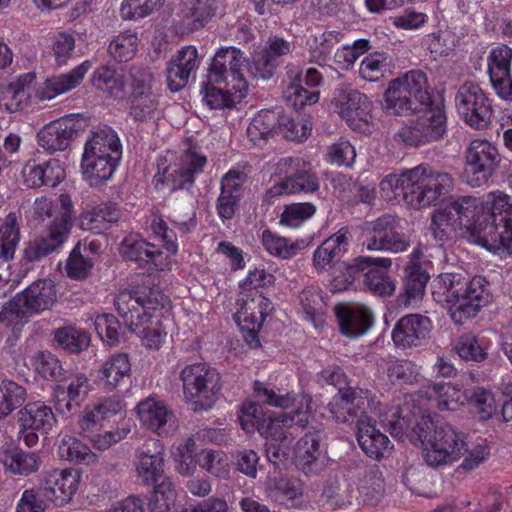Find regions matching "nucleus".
<instances>
[{
  "mask_svg": "<svg viewBox=\"0 0 512 512\" xmlns=\"http://www.w3.org/2000/svg\"><path fill=\"white\" fill-rule=\"evenodd\" d=\"M395 420H389L390 433L394 438L421 444L425 462L432 467L457 461L467 451L464 434L450 424H435L431 415L421 408L410 409L407 402L393 413Z\"/></svg>",
  "mask_w": 512,
  "mask_h": 512,
  "instance_id": "nucleus-1",
  "label": "nucleus"
},
{
  "mask_svg": "<svg viewBox=\"0 0 512 512\" xmlns=\"http://www.w3.org/2000/svg\"><path fill=\"white\" fill-rule=\"evenodd\" d=\"M254 393L264 404L282 409L294 408L290 413L271 419L267 426L266 455L269 462L279 466L288 459L293 442V436L287 429L294 425L305 427L308 424L311 397L293 393L279 394L259 381L254 383Z\"/></svg>",
  "mask_w": 512,
  "mask_h": 512,
  "instance_id": "nucleus-2",
  "label": "nucleus"
},
{
  "mask_svg": "<svg viewBox=\"0 0 512 512\" xmlns=\"http://www.w3.org/2000/svg\"><path fill=\"white\" fill-rule=\"evenodd\" d=\"M169 298L157 288L141 291H120L115 307L128 329L142 339L143 345L157 350L164 343L167 332L162 325L163 309Z\"/></svg>",
  "mask_w": 512,
  "mask_h": 512,
  "instance_id": "nucleus-3",
  "label": "nucleus"
},
{
  "mask_svg": "<svg viewBox=\"0 0 512 512\" xmlns=\"http://www.w3.org/2000/svg\"><path fill=\"white\" fill-rule=\"evenodd\" d=\"M432 295L436 302L447 305L456 324L474 318L493 298L490 283L485 277L465 278L460 273L438 275L432 283Z\"/></svg>",
  "mask_w": 512,
  "mask_h": 512,
  "instance_id": "nucleus-4",
  "label": "nucleus"
},
{
  "mask_svg": "<svg viewBox=\"0 0 512 512\" xmlns=\"http://www.w3.org/2000/svg\"><path fill=\"white\" fill-rule=\"evenodd\" d=\"M453 185L454 179L449 173L417 166L400 175L385 176L379 187L385 199L391 200L402 195L410 206L421 208L436 202Z\"/></svg>",
  "mask_w": 512,
  "mask_h": 512,
  "instance_id": "nucleus-5",
  "label": "nucleus"
},
{
  "mask_svg": "<svg viewBox=\"0 0 512 512\" xmlns=\"http://www.w3.org/2000/svg\"><path fill=\"white\" fill-rule=\"evenodd\" d=\"M121 155V144L112 128L103 126L93 130L86 140L81 160L84 180L94 187L110 180Z\"/></svg>",
  "mask_w": 512,
  "mask_h": 512,
  "instance_id": "nucleus-6",
  "label": "nucleus"
},
{
  "mask_svg": "<svg viewBox=\"0 0 512 512\" xmlns=\"http://www.w3.org/2000/svg\"><path fill=\"white\" fill-rule=\"evenodd\" d=\"M430 100L427 77L420 70L392 80L384 94L385 109L394 115L418 113Z\"/></svg>",
  "mask_w": 512,
  "mask_h": 512,
  "instance_id": "nucleus-7",
  "label": "nucleus"
},
{
  "mask_svg": "<svg viewBox=\"0 0 512 512\" xmlns=\"http://www.w3.org/2000/svg\"><path fill=\"white\" fill-rule=\"evenodd\" d=\"M179 378L184 398L194 411H207L214 406L221 391V376L215 368L206 363L188 364L181 369Z\"/></svg>",
  "mask_w": 512,
  "mask_h": 512,
  "instance_id": "nucleus-8",
  "label": "nucleus"
},
{
  "mask_svg": "<svg viewBox=\"0 0 512 512\" xmlns=\"http://www.w3.org/2000/svg\"><path fill=\"white\" fill-rule=\"evenodd\" d=\"M56 301L54 282L50 279H39L2 307L0 321L17 325L31 314L51 309Z\"/></svg>",
  "mask_w": 512,
  "mask_h": 512,
  "instance_id": "nucleus-9",
  "label": "nucleus"
},
{
  "mask_svg": "<svg viewBox=\"0 0 512 512\" xmlns=\"http://www.w3.org/2000/svg\"><path fill=\"white\" fill-rule=\"evenodd\" d=\"M129 78L130 117L140 122L154 120L160 113V93L153 73L147 69L131 68Z\"/></svg>",
  "mask_w": 512,
  "mask_h": 512,
  "instance_id": "nucleus-10",
  "label": "nucleus"
},
{
  "mask_svg": "<svg viewBox=\"0 0 512 512\" xmlns=\"http://www.w3.org/2000/svg\"><path fill=\"white\" fill-rule=\"evenodd\" d=\"M410 125L404 126L395 134V140L407 146H418L437 141L446 133V115L443 107L432 105L423 107Z\"/></svg>",
  "mask_w": 512,
  "mask_h": 512,
  "instance_id": "nucleus-11",
  "label": "nucleus"
},
{
  "mask_svg": "<svg viewBox=\"0 0 512 512\" xmlns=\"http://www.w3.org/2000/svg\"><path fill=\"white\" fill-rule=\"evenodd\" d=\"M207 163L206 156L196 145H190L173 165L166 166V159H158V173L154 177L156 185H167L171 190L191 185L195 176L203 171Z\"/></svg>",
  "mask_w": 512,
  "mask_h": 512,
  "instance_id": "nucleus-12",
  "label": "nucleus"
},
{
  "mask_svg": "<svg viewBox=\"0 0 512 512\" xmlns=\"http://www.w3.org/2000/svg\"><path fill=\"white\" fill-rule=\"evenodd\" d=\"M378 402L373 395L362 388L339 389L328 404L331 416L339 422L367 420L370 414L377 413Z\"/></svg>",
  "mask_w": 512,
  "mask_h": 512,
  "instance_id": "nucleus-13",
  "label": "nucleus"
},
{
  "mask_svg": "<svg viewBox=\"0 0 512 512\" xmlns=\"http://www.w3.org/2000/svg\"><path fill=\"white\" fill-rule=\"evenodd\" d=\"M455 105L461 119L470 127L481 130L489 126L492 103L479 85L473 82L462 84L455 95Z\"/></svg>",
  "mask_w": 512,
  "mask_h": 512,
  "instance_id": "nucleus-14",
  "label": "nucleus"
},
{
  "mask_svg": "<svg viewBox=\"0 0 512 512\" xmlns=\"http://www.w3.org/2000/svg\"><path fill=\"white\" fill-rule=\"evenodd\" d=\"M331 108L353 130L366 131L372 119L371 101L365 94L350 86H339L334 90Z\"/></svg>",
  "mask_w": 512,
  "mask_h": 512,
  "instance_id": "nucleus-15",
  "label": "nucleus"
},
{
  "mask_svg": "<svg viewBox=\"0 0 512 512\" xmlns=\"http://www.w3.org/2000/svg\"><path fill=\"white\" fill-rule=\"evenodd\" d=\"M397 220L391 215H383L373 221L364 223L363 246L368 251H383L391 253L404 252L410 246L405 234L396 232Z\"/></svg>",
  "mask_w": 512,
  "mask_h": 512,
  "instance_id": "nucleus-16",
  "label": "nucleus"
},
{
  "mask_svg": "<svg viewBox=\"0 0 512 512\" xmlns=\"http://www.w3.org/2000/svg\"><path fill=\"white\" fill-rule=\"evenodd\" d=\"M61 208L52 224L48 235L31 242L24 250V258L29 262L38 261L58 249L67 239L72 219V202L69 196L60 197Z\"/></svg>",
  "mask_w": 512,
  "mask_h": 512,
  "instance_id": "nucleus-17",
  "label": "nucleus"
},
{
  "mask_svg": "<svg viewBox=\"0 0 512 512\" xmlns=\"http://www.w3.org/2000/svg\"><path fill=\"white\" fill-rule=\"evenodd\" d=\"M465 178L472 187L485 184L496 171L500 157L497 148L485 139L473 140L465 155Z\"/></svg>",
  "mask_w": 512,
  "mask_h": 512,
  "instance_id": "nucleus-18",
  "label": "nucleus"
},
{
  "mask_svg": "<svg viewBox=\"0 0 512 512\" xmlns=\"http://www.w3.org/2000/svg\"><path fill=\"white\" fill-rule=\"evenodd\" d=\"M244 53L235 47L221 48L215 54L208 73L211 83L226 84L238 91H247L243 71L246 68Z\"/></svg>",
  "mask_w": 512,
  "mask_h": 512,
  "instance_id": "nucleus-19",
  "label": "nucleus"
},
{
  "mask_svg": "<svg viewBox=\"0 0 512 512\" xmlns=\"http://www.w3.org/2000/svg\"><path fill=\"white\" fill-rule=\"evenodd\" d=\"M119 253L127 261H132L146 271H163L170 268L171 260L155 244L148 242L140 234H129L120 243Z\"/></svg>",
  "mask_w": 512,
  "mask_h": 512,
  "instance_id": "nucleus-20",
  "label": "nucleus"
},
{
  "mask_svg": "<svg viewBox=\"0 0 512 512\" xmlns=\"http://www.w3.org/2000/svg\"><path fill=\"white\" fill-rule=\"evenodd\" d=\"M283 161L289 166L287 170L289 175L266 192L265 197L267 200H271L281 194H307L316 192L319 189V179L311 171L310 163L301 158H285Z\"/></svg>",
  "mask_w": 512,
  "mask_h": 512,
  "instance_id": "nucleus-21",
  "label": "nucleus"
},
{
  "mask_svg": "<svg viewBox=\"0 0 512 512\" xmlns=\"http://www.w3.org/2000/svg\"><path fill=\"white\" fill-rule=\"evenodd\" d=\"M80 482V472L76 469L66 468L42 472L38 485L51 504L62 507L73 499Z\"/></svg>",
  "mask_w": 512,
  "mask_h": 512,
  "instance_id": "nucleus-22",
  "label": "nucleus"
},
{
  "mask_svg": "<svg viewBox=\"0 0 512 512\" xmlns=\"http://www.w3.org/2000/svg\"><path fill=\"white\" fill-rule=\"evenodd\" d=\"M512 49L500 44L487 56V72L491 85L496 94L506 101H512L511 76Z\"/></svg>",
  "mask_w": 512,
  "mask_h": 512,
  "instance_id": "nucleus-23",
  "label": "nucleus"
},
{
  "mask_svg": "<svg viewBox=\"0 0 512 512\" xmlns=\"http://www.w3.org/2000/svg\"><path fill=\"white\" fill-rule=\"evenodd\" d=\"M135 471L141 484L151 486L164 478L163 447L159 440L148 439L136 452Z\"/></svg>",
  "mask_w": 512,
  "mask_h": 512,
  "instance_id": "nucleus-24",
  "label": "nucleus"
},
{
  "mask_svg": "<svg viewBox=\"0 0 512 512\" xmlns=\"http://www.w3.org/2000/svg\"><path fill=\"white\" fill-rule=\"evenodd\" d=\"M426 398L430 405L441 411H457L463 407L467 401L465 392L459 385L451 382H436L428 385L418 393L411 395L409 402L410 409L416 398Z\"/></svg>",
  "mask_w": 512,
  "mask_h": 512,
  "instance_id": "nucleus-25",
  "label": "nucleus"
},
{
  "mask_svg": "<svg viewBox=\"0 0 512 512\" xmlns=\"http://www.w3.org/2000/svg\"><path fill=\"white\" fill-rule=\"evenodd\" d=\"M295 465L306 475H316L328 463L326 450L319 432L306 433L298 440L294 451Z\"/></svg>",
  "mask_w": 512,
  "mask_h": 512,
  "instance_id": "nucleus-26",
  "label": "nucleus"
},
{
  "mask_svg": "<svg viewBox=\"0 0 512 512\" xmlns=\"http://www.w3.org/2000/svg\"><path fill=\"white\" fill-rule=\"evenodd\" d=\"M431 320L420 314L403 316L395 324L391 337L394 344L403 350L420 346L432 330Z\"/></svg>",
  "mask_w": 512,
  "mask_h": 512,
  "instance_id": "nucleus-27",
  "label": "nucleus"
},
{
  "mask_svg": "<svg viewBox=\"0 0 512 512\" xmlns=\"http://www.w3.org/2000/svg\"><path fill=\"white\" fill-rule=\"evenodd\" d=\"M80 121L75 115H68L51 121L38 133V144L48 152L65 150L76 137Z\"/></svg>",
  "mask_w": 512,
  "mask_h": 512,
  "instance_id": "nucleus-28",
  "label": "nucleus"
},
{
  "mask_svg": "<svg viewBox=\"0 0 512 512\" xmlns=\"http://www.w3.org/2000/svg\"><path fill=\"white\" fill-rule=\"evenodd\" d=\"M92 66V61L85 60L67 73L47 78L37 87L35 97L39 101H49L61 94H65L77 88L82 83L85 75Z\"/></svg>",
  "mask_w": 512,
  "mask_h": 512,
  "instance_id": "nucleus-29",
  "label": "nucleus"
},
{
  "mask_svg": "<svg viewBox=\"0 0 512 512\" xmlns=\"http://www.w3.org/2000/svg\"><path fill=\"white\" fill-rule=\"evenodd\" d=\"M476 244L497 254L512 253V222L486 219L472 238Z\"/></svg>",
  "mask_w": 512,
  "mask_h": 512,
  "instance_id": "nucleus-30",
  "label": "nucleus"
},
{
  "mask_svg": "<svg viewBox=\"0 0 512 512\" xmlns=\"http://www.w3.org/2000/svg\"><path fill=\"white\" fill-rule=\"evenodd\" d=\"M447 203L454 211L457 221L461 222V229H466L472 238L480 225L489 219L483 199L474 196H459L452 198Z\"/></svg>",
  "mask_w": 512,
  "mask_h": 512,
  "instance_id": "nucleus-31",
  "label": "nucleus"
},
{
  "mask_svg": "<svg viewBox=\"0 0 512 512\" xmlns=\"http://www.w3.org/2000/svg\"><path fill=\"white\" fill-rule=\"evenodd\" d=\"M25 184L30 188L41 186L56 187L65 178V169L58 159L43 163L29 161L22 171Z\"/></svg>",
  "mask_w": 512,
  "mask_h": 512,
  "instance_id": "nucleus-32",
  "label": "nucleus"
},
{
  "mask_svg": "<svg viewBox=\"0 0 512 512\" xmlns=\"http://www.w3.org/2000/svg\"><path fill=\"white\" fill-rule=\"evenodd\" d=\"M340 331L349 338L365 334L373 324L371 311L361 305L341 304L335 307Z\"/></svg>",
  "mask_w": 512,
  "mask_h": 512,
  "instance_id": "nucleus-33",
  "label": "nucleus"
},
{
  "mask_svg": "<svg viewBox=\"0 0 512 512\" xmlns=\"http://www.w3.org/2000/svg\"><path fill=\"white\" fill-rule=\"evenodd\" d=\"M357 440L362 451L375 460L387 458L392 453L391 441L375 427L371 417L358 421Z\"/></svg>",
  "mask_w": 512,
  "mask_h": 512,
  "instance_id": "nucleus-34",
  "label": "nucleus"
},
{
  "mask_svg": "<svg viewBox=\"0 0 512 512\" xmlns=\"http://www.w3.org/2000/svg\"><path fill=\"white\" fill-rule=\"evenodd\" d=\"M130 375L131 364L128 355L116 353L101 364L97 370V381L103 389L114 391L125 385Z\"/></svg>",
  "mask_w": 512,
  "mask_h": 512,
  "instance_id": "nucleus-35",
  "label": "nucleus"
},
{
  "mask_svg": "<svg viewBox=\"0 0 512 512\" xmlns=\"http://www.w3.org/2000/svg\"><path fill=\"white\" fill-rule=\"evenodd\" d=\"M121 218V210L115 203H102L86 208L79 217L81 229L100 234Z\"/></svg>",
  "mask_w": 512,
  "mask_h": 512,
  "instance_id": "nucleus-36",
  "label": "nucleus"
},
{
  "mask_svg": "<svg viewBox=\"0 0 512 512\" xmlns=\"http://www.w3.org/2000/svg\"><path fill=\"white\" fill-rule=\"evenodd\" d=\"M18 422L23 430L48 433L57 419L52 408L42 401L30 402L18 412Z\"/></svg>",
  "mask_w": 512,
  "mask_h": 512,
  "instance_id": "nucleus-37",
  "label": "nucleus"
},
{
  "mask_svg": "<svg viewBox=\"0 0 512 512\" xmlns=\"http://www.w3.org/2000/svg\"><path fill=\"white\" fill-rule=\"evenodd\" d=\"M347 235L346 229H340L317 247L313 254V266L317 271L327 270L346 253Z\"/></svg>",
  "mask_w": 512,
  "mask_h": 512,
  "instance_id": "nucleus-38",
  "label": "nucleus"
},
{
  "mask_svg": "<svg viewBox=\"0 0 512 512\" xmlns=\"http://www.w3.org/2000/svg\"><path fill=\"white\" fill-rule=\"evenodd\" d=\"M392 260L387 257L359 256L349 264H344L341 274L334 277L332 286L336 290H346L352 285L359 274L371 266H381L384 269L390 268Z\"/></svg>",
  "mask_w": 512,
  "mask_h": 512,
  "instance_id": "nucleus-39",
  "label": "nucleus"
},
{
  "mask_svg": "<svg viewBox=\"0 0 512 512\" xmlns=\"http://www.w3.org/2000/svg\"><path fill=\"white\" fill-rule=\"evenodd\" d=\"M267 490L276 502L288 508L298 507L302 502L303 484L298 479L284 476L270 478Z\"/></svg>",
  "mask_w": 512,
  "mask_h": 512,
  "instance_id": "nucleus-40",
  "label": "nucleus"
},
{
  "mask_svg": "<svg viewBox=\"0 0 512 512\" xmlns=\"http://www.w3.org/2000/svg\"><path fill=\"white\" fill-rule=\"evenodd\" d=\"M421 252L414 250L410 260L405 267V304H411L422 298L426 285L429 280V274L419 262Z\"/></svg>",
  "mask_w": 512,
  "mask_h": 512,
  "instance_id": "nucleus-41",
  "label": "nucleus"
},
{
  "mask_svg": "<svg viewBox=\"0 0 512 512\" xmlns=\"http://www.w3.org/2000/svg\"><path fill=\"white\" fill-rule=\"evenodd\" d=\"M20 242V230L16 213L10 212L0 227V268L14 258ZM9 273H0V281H6Z\"/></svg>",
  "mask_w": 512,
  "mask_h": 512,
  "instance_id": "nucleus-42",
  "label": "nucleus"
},
{
  "mask_svg": "<svg viewBox=\"0 0 512 512\" xmlns=\"http://www.w3.org/2000/svg\"><path fill=\"white\" fill-rule=\"evenodd\" d=\"M34 80V75L23 74L9 85L0 89V108L9 113L24 108L30 98L29 86Z\"/></svg>",
  "mask_w": 512,
  "mask_h": 512,
  "instance_id": "nucleus-43",
  "label": "nucleus"
},
{
  "mask_svg": "<svg viewBox=\"0 0 512 512\" xmlns=\"http://www.w3.org/2000/svg\"><path fill=\"white\" fill-rule=\"evenodd\" d=\"M235 321L249 322L250 329L261 328L265 317L271 312V302L261 294L251 299H239Z\"/></svg>",
  "mask_w": 512,
  "mask_h": 512,
  "instance_id": "nucleus-44",
  "label": "nucleus"
},
{
  "mask_svg": "<svg viewBox=\"0 0 512 512\" xmlns=\"http://www.w3.org/2000/svg\"><path fill=\"white\" fill-rule=\"evenodd\" d=\"M287 76L290 83L285 88L283 96L288 104L298 109L319 101L320 94L318 91H310L302 86V74L297 67H288Z\"/></svg>",
  "mask_w": 512,
  "mask_h": 512,
  "instance_id": "nucleus-45",
  "label": "nucleus"
},
{
  "mask_svg": "<svg viewBox=\"0 0 512 512\" xmlns=\"http://www.w3.org/2000/svg\"><path fill=\"white\" fill-rule=\"evenodd\" d=\"M137 414L143 426L159 434L171 417V412L164 402L154 398H147L140 402L137 406Z\"/></svg>",
  "mask_w": 512,
  "mask_h": 512,
  "instance_id": "nucleus-46",
  "label": "nucleus"
},
{
  "mask_svg": "<svg viewBox=\"0 0 512 512\" xmlns=\"http://www.w3.org/2000/svg\"><path fill=\"white\" fill-rule=\"evenodd\" d=\"M130 82L129 74L117 72L109 66L97 68L92 77L93 85L111 97L119 98L124 95L127 82Z\"/></svg>",
  "mask_w": 512,
  "mask_h": 512,
  "instance_id": "nucleus-47",
  "label": "nucleus"
},
{
  "mask_svg": "<svg viewBox=\"0 0 512 512\" xmlns=\"http://www.w3.org/2000/svg\"><path fill=\"white\" fill-rule=\"evenodd\" d=\"M388 380L397 386H413L423 382L421 367L407 359L390 361L386 369Z\"/></svg>",
  "mask_w": 512,
  "mask_h": 512,
  "instance_id": "nucleus-48",
  "label": "nucleus"
},
{
  "mask_svg": "<svg viewBox=\"0 0 512 512\" xmlns=\"http://www.w3.org/2000/svg\"><path fill=\"white\" fill-rule=\"evenodd\" d=\"M216 83H208L204 87L203 100L211 109L230 108L239 103L246 95L247 91H238L232 86L218 87Z\"/></svg>",
  "mask_w": 512,
  "mask_h": 512,
  "instance_id": "nucleus-49",
  "label": "nucleus"
},
{
  "mask_svg": "<svg viewBox=\"0 0 512 512\" xmlns=\"http://www.w3.org/2000/svg\"><path fill=\"white\" fill-rule=\"evenodd\" d=\"M430 230L437 242H445L461 230V222L457 221L448 203L433 213Z\"/></svg>",
  "mask_w": 512,
  "mask_h": 512,
  "instance_id": "nucleus-50",
  "label": "nucleus"
},
{
  "mask_svg": "<svg viewBox=\"0 0 512 512\" xmlns=\"http://www.w3.org/2000/svg\"><path fill=\"white\" fill-rule=\"evenodd\" d=\"M392 58L386 53L373 52L365 56L359 66L360 77L375 82L392 73Z\"/></svg>",
  "mask_w": 512,
  "mask_h": 512,
  "instance_id": "nucleus-51",
  "label": "nucleus"
},
{
  "mask_svg": "<svg viewBox=\"0 0 512 512\" xmlns=\"http://www.w3.org/2000/svg\"><path fill=\"white\" fill-rule=\"evenodd\" d=\"M261 243L271 256L281 259H290L301 249L298 241L282 237L270 230L262 232Z\"/></svg>",
  "mask_w": 512,
  "mask_h": 512,
  "instance_id": "nucleus-52",
  "label": "nucleus"
},
{
  "mask_svg": "<svg viewBox=\"0 0 512 512\" xmlns=\"http://www.w3.org/2000/svg\"><path fill=\"white\" fill-rule=\"evenodd\" d=\"M3 463L14 474L27 476L39 469L41 460L35 452L15 449L6 452Z\"/></svg>",
  "mask_w": 512,
  "mask_h": 512,
  "instance_id": "nucleus-53",
  "label": "nucleus"
},
{
  "mask_svg": "<svg viewBox=\"0 0 512 512\" xmlns=\"http://www.w3.org/2000/svg\"><path fill=\"white\" fill-rule=\"evenodd\" d=\"M488 346L482 340L472 334L460 336L453 346V351L466 361L481 362L487 356Z\"/></svg>",
  "mask_w": 512,
  "mask_h": 512,
  "instance_id": "nucleus-54",
  "label": "nucleus"
},
{
  "mask_svg": "<svg viewBox=\"0 0 512 512\" xmlns=\"http://www.w3.org/2000/svg\"><path fill=\"white\" fill-rule=\"evenodd\" d=\"M198 463L210 475L226 479L230 473V461L222 450L204 449L201 451Z\"/></svg>",
  "mask_w": 512,
  "mask_h": 512,
  "instance_id": "nucleus-55",
  "label": "nucleus"
},
{
  "mask_svg": "<svg viewBox=\"0 0 512 512\" xmlns=\"http://www.w3.org/2000/svg\"><path fill=\"white\" fill-rule=\"evenodd\" d=\"M381 266H371L364 276V284L374 295L390 297L396 289L395 281Z\"/></svg>",
  "mask_w": 512,
  "mask_h": 512,
  "instance_id": "nucleus-56",
  "label": "nucleus"
},
{
  "mask_svg": "<svg viewBox=\"0 0 512 512\" xmlns=\"http://www.w3.org/2000/svg\"><path fill=\"white\" fill-rule=\"evenodd\" d=\"M59 452L61 457H65L70 462L93 464L97 461L96 454L89 446L71 436L61 439Z\"/></svg>",
  "mask_w": 512,
  "mask_h": 512,
  "instance_id": "nucleus-57",
  "label": "nucleus"
},
{
  "mask_svg": "<svg viewBox=\"0 0 512 512\" xmlns=\"http://www.w3.org/2000/svg\"><path fill=\"white\" fill-rule=\"evenodd\" d=\"M139 39L136 33L125 31L116 35L109 44L110 55L119 62L131 60L137 52Z\"/></svg>",
  "mask_w": 512,
  "mask_h": 512,
  "instance_id": "nucleus-58",
  "label": "nucleus"
},
{
  "mask_svg": "<svg viewBox=\"0 0 512 512\" xmlns=\"http://www.w3.org/2000/svg\"><path fill=\"white\" fill-rule=\"evenodd\" d=\"M54 338L63 349L72 353H79L90 344L89 335L84 330L72 326L55 330Z\"/></svg>",
  "mask_w": 512,
  "mask_h": 512,
  "instance_id": "nucleus-59",
  "label": "nucleus"
},
{
  "mask_svg": "<svg viewBox=\"0 0 512 512\" xmlns=\"http://www.w3.org/2000/svg\"><path fill=\"white\" fill-rule=\"evenodd\" d=\"M490 220L512 222V202L509 195L493 191L483 198Z\"/></svg>",
  "mask_w": 512,
  "mask_h": 512,
  "instance_id": "nucleus-60",
  "label": "nucleus"
},
{
  "mask_svg": "<svg viewBox=\"0 0 512 512\" xmlns=\"http://www.w3.org/2000/svg\"><path fill=\"white\" fill-rule=\"evenodd\" d=\"M277 123V114L272 110L260 111L247 127L249 139L257 143L262 139H267L272 133Z\"/></svg>",
  "mask_w": 512,
  "mask_h": 512,
  "instance_id": "nucleus-61",
  "label": "nucleus"
},
{
  "mask_svg": "<svg viewBox=\"0 0 512 512\" xmlns=\"http://www.w3.org/2000/svg\"><path fill=\"white\" fill-rule=\"evenodd\" d=\"M33 366L36 372L46 380L61 381L64 379L62 365L51 352H38L34 356Z\"/></svg>",
  "mask_w": 512,
  "mask_h": 512,
  "instance_id": "nucleus-62",
  "label": "nucleus"
},
{
  "mask_svg": "<svg viewBox=\"0 0 512 512\" xmlns=\"http://www.w3.org/2000/svg\"><path fill=\"white\" fill-rule=\"evenodd\" d=\"M358 490L365 503L376 504L384 492L382 473L378 470H370L359 480Z\"/></svg>",
  "mask_w": 512,
  "mask_h": 512,
  "instance_id": "nucleus-63",
  "label": "nucleus"
},
{
  "mask_svg": "<svg viewBox=\"0 0 512 512\" xmlns=\"http://www.w3.org/2000/svg\"><path fill=\"white\" fill-rule=\"evenodd\" d=\"M176 501L174 485L169 479H163L155 486L149 503L151 512H170Z\"/></svg>",
  "mask_w": 512,
  "mask_h": 512,
  "instance_id": "nucleus-64",
  "label": "nucleus"
}]
</instances>
